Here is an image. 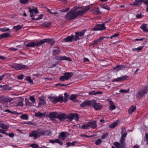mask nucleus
Returning <instances> with one entry per match:
<instances>
[{
    "label": "nucleus",
    "instance_id": "1",
    "mask_svg": "<svg viewBox=\"0 0 148 148\" xmlns=\"http://www.w3.org/2000/svg\"><path fill=\"white\" fill-rule=\"evenodd\" d=\"M73 8H78V9L75 10L77 16H82L85 13L90 9V8L88 6H75Z\"/></svg>",
    "mask_w": 148,
    "mask_h": 148
},
{
    "label": "nucleus",
    "instance_id": "2",
    "mask_svg": "<svg viewBox=\"0 0 148 148\" xmlns=\"http://www.w3.org/2000/svg\"><path fill=\"white\" fill-rule=\"evenodd\" d=\"M78 9L77 8H73L71 11L66 14L65 16V18L69 20H71L77 17L75 12L74 10Z\"/></svg>",
    "mask_w": 148,
    "mask_h": 148
},
{
    "label": "nucleus",
    "instance_id": "3",
    "mask_svg": "<svg viewBox=\"0 0 148 148\" xmlns=\"http://www.w3.org/2000/svg\"><path fill=\"white\" fill-rule=\"evenodd\" d=\"M148 91L147 87L144 86L141 91H138L136 95V97L138 99H139L142 97L144 94L147 93Z\"/></svg>",
    "mask_w": 148,
    "mask_h": 148
},
{
    "label": "nucleus",
    "instance_id": "4",
    "mask_svg": "<svg viewBox=\"0 0 148 148\" xmlns=\"http://www.w3.org/2000/svg\"><path fill=\"white\" fill-rule=\"evenodd\" d=\"M12 67L17 70L26 69L28 68V67L26 65L16 63H15L13 64Z\"/></svg>",
    "mask_w": 148,
    "mask_h": 148
},
{
    "label": "nucleus",
    "instance_id": "5",
    "mask_svg": "<svg viewBox=\"0 0 148 148\" xmlns=\"http://www.w3.org/2000/svg\"><path fill=\"white\" fill-rule=\"evenodd\" d=\"M73 75L72 73L67 72L64 73V75L60 77V80L62 81H64L65 80H68L71 78Z\"/></svg>",
    "mask_w": 148,
    "mask_h": 148
},
{
    "label": "nucleus",
    "instance_id": "6",
    "mask_svg": "<svg viewBox=\"0 0 148 148\" xmlns=\"http://www.w3.org/2000/svg\"><path fill=\"white\" fill-rule=\"evenodd\" d=\"M50 100L54 103H56L58 102H60L62 103L63 101V97L62 96L55 97H51L49 98Z\"/></svg>",
    "mask_w": 148,
    "mask_h": 148
},
{
    "label": "nucleus",
    "instance_id": "7",
    "mask_svg": "<svg viewBox=\"0 0 148 148\" xmlns=\"http://www.w3.org/2000/svg\"><path fill=\"white\" fill-rule=\"evenodd\" d=\"M25 45L27 47H29L40 46L42 45L41 40L38 41L36 42H30L26 44Z\"/></svg>",
    "mask_w": 148,
    "mask_h": 148
},
{
    "label": "nucleus",
    "instance_id": "8",
    "mask_svg": "<svg viewBox=\"0 0 148 148\" xmlns=\"http://www.w3.org/2000/svg\"><path fill=\"white\" fill-rule=\"evenodd\" d=\"M13 100L12 98L4 96L0 97V102L4 103L6 102H10Z\"/></svg>",
    "mask_w": 148,
    "mask_h": 148
},
{
    "label": "nucleus",
    "instance_id": "9",
    "mask_svg": "<svg viewBox=\"0 0 148 148\" xmlns=\"http://www.w3.org/2000/svg\"><path fill=\"white\" fill-rule=\"evenodd\" d=\"M28 10L30 13V16L31 17H32L34 14H36L38 13V11L36 8L33 7L32 8L31 7L28 8Z\"/></svg>",
    "mask_w": 148,
    "mask_h": 148
},
{
    "label": "nucleus",
    "instance_id": "10",
    "mask_svg": "<svg viewBox=\"0 0 148 148\" xmlns=\"http://www.w3.org/2000/svg\"><path fill=\"white\" fill-rule=\"evenodd\" d=\"M106 29L104 24L103 23L100 24H97L95 27L92 29V30L94 31H101L105 30Z\"/></svg>",
    "mask_w": 148,
    "mask_h": 148
},
{
    "label": "nucleus",
    "instance_id": "11",
    "mask_svg": "<svg viewBox=\"0 0 148 148\" xmlns=\"http://www.w3.org/2000/svg\"><path fill=\"white\" fill-rule=\"evenodd\" d=\"M41 136L40 132L38 130L33 131L29 135L30 137H33L34 140L37 139Z\"/></svg>",
    "mask_w": 148,
    "mask_h": 148
},
{
    "label": "nucleus",
    "instance_id": "12",
    "mask_svg": "<svg viewBox=\"0 0 148 148\" xmlns=\"http://www.w3.org/2000/svg\"><path fill=\"white\" fill-rule=\"evenodd\" d=\"M86 30H85L79 32L75 33V40L76 41L79 39V37H81L84 35V33L86 32Z\"/></svg>",
    "mask_w": 148,
    "mask_h": 148
},
{
    "label": "nucleus",
    "instance_id": "13",
    "mask_svg": "<svg viewBox=\"0 0 148 148\" xmlns=\"http://www.w3.org/2000/svg\"><path fill=\"white\" fill-rule=\"evenodd\" d=\"M92 101H94V102H93L92 105H93L94 108L96 110H99L101 108L102 106L101 104L99 103L96 102V101L95 100H92Z\"/></svg>",
    "mask_w": 148,
    "mask_h": 148
},
{
    "label": "nucleus",
    "instance_id": "14",
    "mask_svg": "<svg viewBox=\"0 0 148 148\" xmlns=\"http://www.w3.org/2000/svg\"><path fill=\"white\" fill-rule=\"evenodd\" d=\"M55 59L59 60H65L70 61H72L71 59L70 58L65 56H56L55 57Z\"/></svg>",
    "mask_w": 148,
    "mask_h": 148
},
{
    "label": "nucleus",
    "instance_id": "15",
    "mask_svg": "<svg viewBox=\"0 0 148 148\" xmlns=\"http://www.w3.org/2000/svg\"><path fill=\"white\" fill-rule=\"evenodd\" d=\"M94 102V101L91 100L89 101H85L83 102L80 105V106L82 107H84L85 106H88L92 105L93 102Z\"/></svg>",
    "mask_w": 148,
    "mask_h": 148
},
{
    "label": "nucleus",
    "instance_id": "16",
    "mask_svg": "<svg viewBox=\"0 0 148 148\" xmlns=\"http://www.w3.org/2000/svg\"><path fill=\"white\" fill-rule=\"evenodd\" d=\"M42 45L45 42H49L51 45H52L53 44L55 41L54 40L52 39H45L41 40Z\"/></svg>",
    "mask_w": 148,
    "mask_h": 148
},
{
    "label": "nucleus",
    "instance_id": "17",
    "mask_svg": "<svg viewBox=\"0 0 148 148\" xmlns=\"http://www.w3.org/2000/svg\"><path fill=\"white\" fill-rule=\"evenodd\" d=\"M69 136L68 133L66 132H61L58 138L61 140H64L66 137Z\"/></svg>",
    "mask_w": 148,
    "mask_h": 148
},
{
    "label": "nucleus",
    "instance_id": "18",
    "mask_svg": "<svg viewBox=\"0 0 148 148\" xmlns=\"http://www.w3.org/2000/svg\"><path fill=\"white\" fill-rule=\"evenodd\" d=\"M96 121H90L88 122L89 127L95 129L97 126L96 124Z\"/></svg>",
    "mask_w": 148,
    "mask_h": 148
},
{
    "label": "nucleus",
    "instance_id": "19",
    "mask_svg": "<svg viewBox=\"0 0 148 148\" xmlns=\"http://www.w3.org/2000/svg\"><path fill=\"white\" fill-rule=\"evenodd\" d=\"M128 77V76L127 75L122 76L121 77H118L114 79V81H121L125 80Z\"/></svg>",
    "mask_w": 148,
    "mask_h": 148
},
{
    "label": "nucleus",
    "instance_id": "20",
    "mask_svg": "<svg viewBox=\"0 0 148 148\" xmlns=\"http://www.w3.org/2000/svg\"><path fill=\"white\" fill-rule=\"evenodd\" d=\"M68 118L71 120L74 119L76 121H78L79 119L78 114H71L68 116Z\"/></svg>",
    "mask_w": 148,
    "mask_h": 148
},
{
    "label": "nucleus",
    "instance_id": "21",
    "mask_svg": "<svg viewBox=\"0 0 148 148\" xmlns=\"http://www.w3.org/2000/svg\"><path fill=\"white\" fill-rule=\"evenodd\" d=\"M74 36L71 35L70 36H68L64 39V41L66 42H71L73 40H75Z\"/></svg>",
    "mask_w": 148,
    "mask_h": 148
},
{
    "label": "nucleus",
    "instance_id": "22",
    "mask_svg": "<svg viewBox=\"0 0 148 148\" xmlns=\"http://www.w3.org/2000/svg\"><path fill=\"white\" fill-rule=\"evenodd\" d=\"M57 118L60 121H62L65 118V114L64 113H58Z\"/></svg>",
    "mask_w": 148,
    "mask_h": 148
},
{
    "label": "nucleus",
    "instance_id": "23",
    "mask_svg": "<svg viewBox=\"0 0 148 148\" xmlns=\"http://www.w3.org/2000/svg\"><path fill=\"white\" fill-rule=\"evenodd\" d=\"M49 142L53 144L57 143L61 145H62L63 144V143L58 139H56L55 140H49Z\"/></svg>",
    "mask_w": 148,
    "mask_h": 148
},
{
    "label": "nucleus",
    "instance_id": "24",
    "mask_svg": "<svg viewBox=\"0 0 148 148\" xmlns=\"http://www.w3.org/2000/svg\"><path fill=\"white\" fill-rule=\"evenodd\" d=\"M18 102L16 103V106H22L23 105V99L21 98H19L18 99Z\"/></svg>",
    "mask_w": 148,
    "mask_h": 148
},
{
    "label": "nucleus",
    "instance_id": "25",
    "mask_svg": "<svg viewBox=\"0 0 148 148\" xmlns=\"http://www.w3.org/2000/svg\"><path fill=\"white\" fill-rule=\"evenodd\" d=\"M40 135H49L51 133V132L49 130H42L40 131Z\"/></svg>",
    "mask_w": 148,
    "mask_h": 148
},
{
    "label": "nucleus",
    "instance_id": "26",
    "mask_svg": "<svg viewBox=\"0 0 148 148\" xmlns=\"http://www.w3.org/2000/svg\"><path fill=\"white\" fill-rule=\"evenodd\" d=\"M91 11L93 13L96 14H97L100 13V11L98 7L93 8L91 10Z\"/></svg>",
    "mask_w": 148,
    "mask_h": 148
},
{
    "label": "nucleus",
    "instance_id": "27",
    "mask_svg": "<svg viewBox=\"0 0 148 148\" xmlns=\"http://www.w3.org/2000/svg\"><path fill=\"white\" fill-rule=\"evenodd\" d=\"M109 102L110 105L109 107L110 110L112 111L115 109L116 108V106L113 101L110 100V101H109Z\"/></svg>",
    "mask_w": 148,
    "mask_h": 148
},
{
    "label": "nucleus",
    "instance_id": "28",
    "mask_svg": "<svg viewBox=\"0 0 148 148\" xmlns=\"http://www.w3.org/2000/svg\"><path fill=\"white\" fill-rule=\"evenodd\" d=\"M58 113V112H55L50 113L48 115V116L51 119L54 118H57Z\"/></svg>",
    "mask_w": 148,
    "mask_h": 148
},
{
    "label": "nucleus",
    "instance_id": "29",
    "mask_svg": "<svg viewBox=\"0 0 148 148\" xmlns=\"http://www.w3.org/2000/svg\"><path fill=\"white\" fill-rule=\"evenodd\" d=\"M39 100H40V102L38 103L39 107H41L46 104V101L44 99L40 97L39 98Z\"/></svg>",
    "mask_w": 148,
    "mask_h": 148
},
{
    "label": "nucleus",
    "instance_id": "30",
    "mask_svg": "<svg viewBox=\"0 0 148 148\" xmlns=\"http://www.w3.org/2000/svg\"><path fill=\"white\" fill-rule=\"evenodd\" d=\"M35 114L36 116L42 118L45 116V113H42L38 111L35 112Z\"/></svg>",
    "mask_w": 148,
    "mask_h": 148
},
{
    "label": "nucleus",
    "instance_id": "31",
    "mask_svg": "<svg viewBox=\"0 0 148 148\" xmlns=\"http://www.w3.org/2000/svg\"><path fill=\"white\" fill-rule=\"evenodd\" d=\"M23 27V25H18L14 26L13 27V29L14 30H15V32H16L18 30L21 29Z\"/></svg>",
    "mask_w": 148,
    "mask_h": 148
},
{
    "label": "nucleus",
    "instance_id": "32",
    "mask_svg": "<svg viewBox=\"0 0 148 148\" xmlns=\"http://www.w3.org/2000/svg\"><path fill=\"white\" fill-rule=\"evenodd\" d=\"M136 109V106H132L130 107L128 110V112L129 114H131Z\"/></svg>",
    "mask_w": 148,
    "mask_h": 148
},
{
    "label": "nucleus",
    "instance_id": "33",
    "mask_svg": "<svg viewBox=\"0 0 148 148\" xmlns=\"http://www.w3.org/2000/svg\"><path fill=\"white\" fill-rule=\"evenodd\" d=\"M126 136L125 135L124 136H122L120 140V142L122 146H125V140Z\"/></svg>",
    "mask_w": 148,
    "mask_h": 148
},
{
    "label": "nucleus",
    "instance_id": "34",
    "mask_svg": "<svg viewBox=\"0 0 148 148\" xmlns=\"http://www.w3.org/2000/svg\"><path fill=\"white\" fill-rule=\"evenodd\" d=\"M10 36V34L8 33H5L2 34L0 35L1 39L4 38H7Z\"/></svg>",
    "mask_w": 148,
    "mask_h": 148
},
{
    "label": "nucleus",
    "instance_id": "35",
    "mask_svg": "<svg viewBox=\"0 0 148 148\" xmlns=\"http://www.w3.org/2000/svg\"><path fill=\"white\" fill-rule=\"evenodd\" d=\"M123 68V66H117L116 67L114 68L113 70L114 71H117L122 70Z\"/></svg>",
    "mask_w": 148,
    "mask_h": 148
},
{
    "label": "nucleus",
    "instance_id": "36",
    "mask_svg": "<svg viewBox=\"0 0 148 148\" xmlns=\"http://www.w3.org/2000/svg\"><path fill=\"white\" fill-rule=\"evenodd\" d=\"M140 28L143 30L145 32H148V29L147 27V24H144L141 26Z\"/></svg>",
    "mask_w": 148,
    "mask_h": 148
},
{
    "label": "nucleus",
    "instance_id": "37",
    "mask_svg": "<svg viewBox=\"0 0 148 148\" xmlns=\"http://www.w3.org/2000/svg\"><path fill=\"white\" fill-rule=\"evenodd\" d=\"M118 123V121H116L115 122H114L112 123L110 125L109 127L111 129H113L117 125Z\"/></svg>",
    "mask_w": 148,
    "mask_h": 148
},
{
    "label": "nucleus",
    "instance_id": "38",
    "mask_svg": "<svg viewBox=\"0 0 148 148\" xmlns=\"http://www.w3.org/2000/svg\"><path fill=\"white\" fill-rule=\"evenodd\" d=\"M0 127L3 129H7L9 128L8 126L4 124L1 121H0Z\"/></svg>",
    "mask_w": 148,
    "mask_h": 148
},
{
    "label": "nucleus",
    "instance_id": "39",
    "mask_svg": "<svg viewBox=\"0 0 148 148\" xmlns=\"http://www.w3.org/2000/svg\"><path fill=\"white\" fill-rule=\"evenodd\" d=\"M143 2V1L141 0H135V1L133 4V5H137L141 4L142 2Z\"/></svg>",
    "mask_w": 148,
    "mask_h": 148
},
{
    "label": "nucleus",
    "instance_id": "40",
    "mask_svg": "<svg viewBox=\"0 0 148 148\" xmlns=\"http://www.w3.org/2000/svg\"><path fill=\"white\" fill-rule=\"evenodd\" d=\"M26 80L28 81V82L31 84H33V82L32 80L31 79V78L30 76H29L26 77Z\"/></svg>",
    "mask_w": 148,
    "mask_h": 148
},
{
    "label": "nucleus",
    "instance_id": "41",
    "mask_svg": "<svg viewBox=\"0 0 148 148\" xmlns=\"http://www.w3.org/2000/svg\"><path fill=\"white\" fill-rule=\"evenodd\" d=\"M76 141H73L72 143L70 142H67L66 143V145L67 147H70L71 146H74L75 145V143H76Z\"/></svg>",
    "mask_w": 148,
    "mask_h": 148
},
{
    "label": "nucleus",
    "instance_id": "42",
    "mask_svg": "<svg viewBox=\"0 0 148 148\" xmlns=\"http://www.w3.org/2000/svg\"><path fill=\"white\" fill-rule=\"evenodd\" d=\"M143 46H140L136 48H133L132 49V50L133 51H139L143 49Z\"/></svg>",
    "mask_w": 148,
    "mask_h": 148
},
{
    "label": "nucleus",
    "instance_id": "43",
    "mask_svg": "<svg viewBox=\"0 0 148 148\" xmlns=\"http://www.w3.org/2000/svg\"><path fill=\"white\" fill-rule=\"evenodd\" d=\"M114 144L116 148H122L124 147L123 146H122L121 144H120L118 142H114Z\"/></svg>",
    "mask_w": 148,
    "mask_h": 148
},
{
    "label": "nucleus",
    "instance_id": "44",
    "mask_svg": "<svg viewBox=\"0 0 148 148\" xmlns=\"http://www.w3.org/2000/svg\"><path fill=\"white\" fill-rule=\"evenodd\" d=\"M101 7L103 9H104L109 10H110V8L106 4H102L101 5Z\"/></svg>",
    "mask_w": 148,
    "mask_h": 148
},
{
    "label": "nucleus",
    "instance_id": "45",
    "mask_svg": "<svg viewBox=\"0 0 148 148\" xmlns=\"http://www.w3.org/2000/svg\"><path fill=\"white\" fill-rule=\"evenodd\" d=\"M121 134L122 136H124L125 135V136H126L127 133L126 132V129L125 128H123L122 129Z\"/></svg>",
    "mask_w": 148,
    "mask_h": 148
},
{
    "label": "nucleus",
    "instance_id": "46",
    "mask_svg": "<svg viewBox=\"0 0 148 148\" xmlns=\"http://www.w3.org/2000/svg\"><path fill=\"white\" fill-rule=\"evenodd\" d=\"M10 29L8 27H4L2 28H0V31L2 32H5L9 31Z\"/></svg>",
    "mask_w": 148,
    "mask_h": 148
},
{
    "label": "nucleus",
    "instance_id": "47",
    "mask_svg": "<svg viewBox=\"0 0 148 148\" xmlns=\"http://www.w3.org/2000/svg\"><path fill=\"white\" fill-rule=\"evenodd\" d=\"M76 95H71L70 97V99L73 101H75L76 99Z\"/></svg>",
    "mask_w": 148,
    "mask_h": 148
},
{
    "label": "nucleus",
    "instance_id": "48",
    "mask_svg": "<svg viewBox=\"0 0 148 148\" xmlns=\"http://www.w3.org/2000/svg\"><path fill=\"white\" fill-rule=\"evenodd\" d=\"M102 93V92H95L94 91H92L91 92H90L89 93V95H96V94H99V93Z\"/></svg>",
    "mask_w": 148,
    "mask_h": 148
},
{
    "label": "nucleus",
    "instance_id": "49",
    "mask_svg": "<svg viewBox=\"0 0 148 148\" xmlns=\"http://www.w3.org/2000/svg\"><path fill=\"white\" fill-rule=\"evenodd\" d=\"M20 118L22 119L27 120L28 119L27 116L26 114H23L20 116Z\"/></svg>",
    "mask_w": 148,
    "mask_h": 148
},
{
    "label": "nucleus",
    "instance_id": "50",
    "mask_svg": "<svg viewBox=\"0 0 148 148\" xmlns=\"http://www.w3.org/2000/svg\"><path fill=\"white\" fill-rule=\"evenodd\" d=\"M81 128L83 129H88L89 128V127L88 126V123H87V124H85L83 125Z\"/></svg>",
    "mask_w": 148,
    "mask_h": 148
},
{
    "label": "nucleus",
    "instance_id": "51",
    "mask_svg": "<svg viewBox=\"0 0 148 148\" xmlns=\"http://www.w3.org/2000/svg\"><path fill=\"white\" fill-rule=\"evenodd\" d=\"M129 91V89L125 90L121 89L119 90V92L122 93H128Z\"/></svg>",
    "mask_w": 148,
    "mask_h": 148
},
{
    "label": "nucleus",
    "instance_id": "52",
    "mask_svg": "<svg viewBox=\"0 0 148 148\" xmlns=\"http://www.w3.org/2000/svg\"><path fill=\"white\" fill-rule=\"evenodd\" d=\"M30 146L33 148H38L39 147V146L37 144H31L30 145Z\"/></svg>",
    "mask_w": 148,
    "mask_h": 148
},
{
    "label": "nucleus",
    "instance_id": "53",
    "mask_svg": "<svg viewBox=\"0 0 148 148\" xmlns=\"http://www.w3.org/2000/svg\"><path fill=\"white\" fill-rule=\"evenodd\" d=\"M29 99L33 103H35V99L33 96H30L29 97Z\"/></svg>",
    "mask_w": 148,
    "mask_h": 148
},
{
    "label": "nucleus",
    "instance_id": "54",
    "mask_svg": "<svg viewBox=\"0 0 148 148\" xmlns=\"http://www.w3.org/2000/svg\"><path fill=\"white\" fill-rule=\"evenodd\" d=\"M60 50L59 49H56L54 50L53 52V55H56L60 52Z\"/></svg>",
    "mask_w": 148,
    "mask_h": 148
},
{
    "label": "nucleus",
    "instance_id": "55",
    "mask_svg": "<svg viewBox=\"0 0 148 148\" xmlns=\"http://www.w3.org/2000/svg\"><path fill=\"white\" fill-rule=\"evenodd\" d=\"M143 2L147 5V7L146 8V11L147 12H148V0H143Z\"/></svg>",
    "mask_w": 148,
    "mask_h": 148
},
{
    "label": "nucleus",
    "instance_id": "56",
    "mask_svg": "<svg viewBox=\"0 0 148 148\" xmlns=\"http://www.w3.org/2000/svg\"><path fill=\"white\" fill-rule=\"evenodd\" d=\"M24 77V75L23 74H21L18 75L17 77V78L18 79L22 80L23 78Z\"/></svg>",
    "mask_w": 148,
    "mask_h": 148
},
{
    "label": "nucleus",
    "instance_id": "57",
    "mask_svg": "<svg viewBox=\"0 0 148 148\" xmlns=\"http://www.w3.org/2000/svg\"><path fill=\"white\" fill-rule=\"evenodd\" d=\"M101 140L100 139H99L96 141L95 143L97 145H99L101 143Z\"/></svg>",
    "mask_w": 148,
    "mask_h": 148
},
{
    "label": "nucleus",
    "instance_id": "58",
    "mask_svg": "<svg viewBox=\"0 0 148 148\" xmlns=\"http://www.w3.org/2000/svg\"><path fill=\"white\" fill-rule=\"evenodd\" d=\"M28 0H20V2L22 4H25L28 2Z\"/></svg>",
    "mask_w": 148,
    "mask_h": 148
},
{
    "label": "nucleus",
    "instance_id": "59",
    "mask_svg": "<svg viewBox=\"0 0 148 148\" xmlns=\"http://www.w3.org/2000/svg\"><path fill=\"white\" fill-rule=\"evenodd\" d=\"M26 105L29 106H32L33 104L28 101H26L25 102Z\"/></svg>",
    "mask_w": 148,
    "mask_h": 148
},
{
    "label": "nucleus",
    "instance_id": "60",
    "mask_svg": "<svg viewBox=\"0 0 148 148\" xmlns=\"http://www.w3.org/2000/svg\"><path fill=\"white\" fill-rule=\"evenodd\" d=\"M23 124H26L29 125H33L32 123L30 121H26Z\"/></svg>",
    "mask_w": 148,
    "mask_h": 148
},
{
    "label": "nucleus",
    "instance_id": "61",
    "mask_svg": "<svg viewBox=\"0 0 148 148\" xmlns=\"http://www.w3.org/2000/svg\"><path fill=\"white\" fill-rule=\"evenodd\" d=\"M7 86L6 85H3V86L0 85V88H2V89H3L5 90H6L7 89Z\"/></svg>",
    "mask_w": 148,
    "mask_h": 148
},
{
    "label": "nucleus",
    "instance_id": "62",
    "mask_svg": "<svg viewBox=\"0 0 148 148\" xmlns=\"http://www.w3.org/2000/svg\"><path fill=\"white\" fill-rule=\"evenodd\" d=\"M106 36H103V37H101L99 38H98V40H99V42H100L102 40H103L104 38H105Z\"/></svg>",
    "mask_w": 148,
    "mask_h": 148
},
{
    "label": "nucleus",
    "instance_id": "63",
    "mask_svg": "<svg viewBox=\"0 0 148 148\" xmlns=\"http://www.w3.org/2000/svg\"><path fill=\"white\" fill-rule=\"evenodd\" d=\"M145 141H148V134L146 133L145 135Z\"/></svg>",
    "mask_w": 148,
    "mask_h": 148
},
{
    "label": "nucleus",
    "instance_id": "64",
    "mask_svg": "<svg viewBox=\"0 0 148 148\" xmlns=\"http://www.w3.org/2000/svg\"><path fill=\"white\" fill-rule=\"evenodd\" d=\"M99 42H99V40H98V39H97L94 41V42L93 43V44H97Z\"/></svg>",
    "mask_w": 148,
    "mask_h": 148
}]
</instances>
